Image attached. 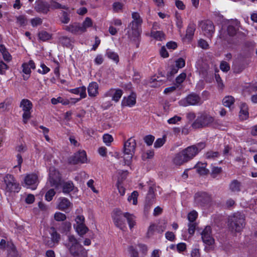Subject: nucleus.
I'll return each mask as SVG.
<instances>
[{
    "instance_id": "obj_1",
    "label": "nucleus",
    "mask_w": 257,
    "mask_h": 257,
    "mask_svg": "<svg viewBox=\"0 0 257 257\" xmlns=\"http://www.w3.org/2000/svg\"><path fill=\"white\" fill-rule=\"evenodd\" d=\"M132 17L133 20L128 26L127 35L131 41L136 43V46L138 47L140 39L141 26L143 23V20L140 14L137 12H133Z\"/></svg>"
},
{
    "instance_id": "obj_2",
    "label": "nucleus",
    "mask_w": 257,
    "mask_h": 257,
    "mask_svg": "<svg viewBox=\"0 0 257 257\" xmlns=\"http://www.w3.org/2000/svg\"><path fill=\"white\" fill-rule=\"evenodd\" d=\"M65 246L74 257H87V250L73 235H68Z\"/></svg>"
},
{
    "instance_id": "obj_3",
    "label": "nucleus",
    "mask_w": 257,
    "mask_h": 257,
    "mask_svg": "<svg viewBox=\"0 0 257 257\" xmlns=\"http://www.w3.org/2000/svg\"><path fill=\"white\" fill-rule=\"evenodd\" d=\"M244 225V216L243 214L236 212L229 216L228 226L231 231L240 232Z\"/></svg>"
},
{
    "instance_id": "obj_4",
    "label": "nucleus",
    "mask_w": 257,
    "mask_h": 257,
    "mask_svg": "<svg viewBox=\"0 0 257 257\" xmlns=\"http://www.w3.org/2000/svg\"><path fill=\"white\" fill-rule=\"evenodd\" d=\"M1 187L6 192H19L20 189L19 183H18L14 177L11 174H5L3 176Z\"/></svg>"
},
{
    "instance_id": "obj_5",
    "label": "nucleus",
    "mask_w": 257,
    "mask_h": 257,
    "mask_svg": "<svg viewBox=\"0 0 257 257\" xmlns=\"http://www.w3.org/2000/svg\"><path fill=\"white\" fill-rule=\"evenodd\" d=\"M136 141L133 138L128 139L123 145V160L126 165H129L135 154L136 148Z\"/></svg>"
},
{
    "instance_id": "obj_6",
    "label": "nucleus",
    "mask_w": 257,
    "mask_h": 257,
    "mask_svg": "<svg viewBox=\"0 0 257 257\" xmlns=\"http://www.w3.org/2000/svg\"><path fill=\"white\" fill-rule=\"evenodd\" d=\"M216 122L214 117L206 112L199 114L193 123L195 128L204 127L213 125Z\"/></svg>"
},
{
    "instance_id": "obj_7",
    "label": "nucleus",
    "mask_w": 257,
    "mask_h": 257,
    "mask_svg": "<svg viewBox=\"0 0 257 257\" xmlns=\"http://www.w3.org/2000/svg\"><path fill=\"white\" fill-rule=\"evenodd\" d=\"M20 107L23 111L22 115L23 122L24 123H27L31 117L33 103L28 99H23L20 102Z\"/></svg>"
},
{
    "instance_id": "obj_8",
    "label": "nucleus",
    "mask_w": 257,
    "mask_h": 257,
    "mask_svg": "<svg viewBox=\"0 0 257 257\" xmlns=\"http://www.w3.org/2000/svg\"><path fill=\"white\" fill-rule=\"evenodd\" d=\"M205 147V144L204 143H200L186 148L182 152L189 161L194 158Z\"/></svg>"
},
{
    "instance_id": "obj_9",
    "label": "nucleus",
    "mask_w": 257,
    "mask_h": 257,
    "mask_svg": "<svg viewBox=\"0 0 257 257\" xmlns=\"http://www.w3.org/2000/svg\"><path fill=\"white\" fill-rule=\"evenodd\" d=\"M201 238L203 242L206 245L205 250L209 251L213 248L214 239L211 235L210 226H206L201 233Z\"/></svg>"
},
{
    "instance_id": "obj_10",
    "label": "nucleus",
    "mask_w": 257,
    "mask_h": 257,
    "mask_svg": "<svg viewBox=\"0 0 257 257\" xmlns=\"http://www.w3.org/2000/svg\"><path fill=\"white\" fill-rule=\"evenodd\" d=\"M202 103L203 101L200 96L195 93H191L179 101L180 105L185 107L189 105H200Z\"/></svg>"
},
{
    "instance_id": "obj_11",
    "label": "nucleus",
    "mask_w": 257,
    "mask_h": 257,
    "mask_svg": "<svg viewBox=\"0 0 257 257\" xmlns=\"http://www.w3.org/2000/svg\"><path fill=\"white\" fill-rule=\"evenodd\" d=\"M27 150V145L24 142H19L15 147V151L17 153L16 157L18 164L14 168L18 167L20 171L21 170V164L23 163V158L21 155L25 153Z\"/></svg>"
},
{
    "instance_id": "obj_12",
    "label": "nucleus",
    "mask_w": 257,
    "mask_h": 257,
    "mask_svg": "<svg viewBox=\"0 0 257 257\" xmlns=\"http://www.w3.org/2000/svg\"><path fill=\"white\" fill-rule=\"evenodd\" d=\"M24 187L32 190H35L39 183L38 176L35 174H30L26 176L24 179Z\"/></svg>"
},
{
    "instance_id": "obj_13",
    "label": "nucleus",
    "mask_w": 257,
    "mask_h": 257,
    "mask_svg": "<svg viewBox=\"0 0 257 257\" xmlns=\"http://www.w3.org/2000/svg\"><path fill=\"white\" fill-rule=\"evenodd\" d=\"M112 218L116 227L122 230L126 228V223L124 219L125 218L124 213H122L119 210H116L113 212Z\"/></svg>"
},
{
    "instance_id": "obj_14",
    "label": "nucleus",
    "mask_w": 257,
    "mask_h": 257,
    "mask_svg": "<svg viewBox=\"0 0 257 257\" xmlns=\"http://www.w3.org/2000/svg\"><path fill=\"white\" fill-rule=\"evenodd\" d=\"M49 182L51 186L57 188L61 181V175L59 171L54 167H51L49 169Z\"/></svg>"
},
{
    "instance_id": "obj_15",
    "label": "nucleus",
    "mask_w": 257,
    "mask_h": 257,
    "mask_svg": "<svg viewBox=\"0 0 257 257\" xmlns=\"http://www.w3.org/2000/svg\"><path fill=\"white\" fill-rule=\"evenodd\" d=\"M69 162L72 164L87 163V159L86 152L84 150L79 151L69 158Z\"/></svg>"
},
{
    "instance_id": "obj_16",
    "label": "nucleus",
    "mask_w": 257,
    "mask_h": 257,
    "mask_svg": "<svg viewBox=\"0 0 257 257\" xmlns=\"http://www.w3.org/2000/svg\"><path fill=\"white\" fill-rule=\"evenodd\" d=\"M73 207V204L69 200L65 197H59L57 201L56 208L63 211L68 212Z\"/></svg>"
},
{
    "instance_id": "obj_17",
    "label": "nucleus",
    "mask_w": 257,
    "mask_h": 257,
    "mask_svg": "<svg viewBox=\"0 0 257 257\" xmlns=\"http://www.w3.org/2000/svg\"><path fill=\"white\" fill-rule=\"evenodd\" d=\"M199 26L204 34L208 37L211 36L214 32L215 29L213 24L209 20L201 22Z\"/></svg>"
},
{
    "instance_id": "obj_18",
    "label": "nucleus",
    "mask_w": 257,
    "mask_h": 257,
    "mask_svg": "<svg viewBox=\"0 0 257 257\" xmlns=\"http://www.w3.org/2000/svg\"><path fill=\"white\" fill-rule=\"evenodd\" d=\"M211 200L210 196L206 192H199L195 194L194 201L198 206H203Z\"/></svg>"
},
{
    "instance_id": "obj_19",
    "label": "nucleus",
    "mask_w": 257,
    "mask_h": 257,
    "mask_svg": "<svg viewBox=\"0 0 257 257\" xmlns=\"http://www.w3.org/2000/svg\"><path fill=\"white\" fill-rule=\"evenodd\" d=\"M136 103V94L132 92L127 97H124L121 101V105L123 106L133 107Z\"/></svg>"
},
{
    "instance_id": "obj_20",
    "label": "nucleus",
    "mask_w": 257,
    "mask_h": 257,
    "mask_svg": "<svg viewBox=\"0 0 257 257\" xmlns=\"http://www.w3.org/2000/svg\"><path fill=\"white\" fill-rule=\"evenodd\" d=\"M188 162L184 154L181 151L176 154L173 159V162L176 166H181Z\"/></svg>"
},
{
    "instance_id": "obj_21",
    "label": "nucleus",
    "mask_w": 257,
    "mask_h": 257,
    "mask_svg": "<svg viewBox=\"0 0 257 257\" xmlns=\"http://www.w3.org/2000/svg\"><path fill=\"white\" fill-rule=\"evenodd\" d=\"M123 94V92L120 89H110L108 92H107L104 96L106 97L107 96H112V100L117 102L121 98Z\"/></svg>"
},
{
    "instance_id": "obj_22",
    "label": "nucleus",
    "mask_w": 257,
    "mask_h": 257,
    "mask_svg": "<svg viewBox=\"0 0 257 257\" xmlns=\"http://www.w3.org/2000/svg\"><path fill=\"white\" fill-rule=\"evenodd\" d=\"M64 29L74 34H81L83 33L81 30V24L73 23L65 27Z\"/></svg>"
},
{
    "instance_id": "obj_23",
    "label": "nucleus",
    "mask_w": 257,
    "mask_h": 257,
    "mask_svg": "<svg viewBox=\"0 0 257 257\" xmlns=\"http://www.w3.org/2000/svg\"><path fill=\"white\" fill-rule=\"evenodd\" d=\"M99 86L97 82L90 83L87 87L88 95L90 97H95L98 94Z\"/></svg>"
},
{
    "instance_id": "obj_24",
    "label": "nucleus",
    "mask_w": 257,
    "mask_h": 257,
    "mask_svg": "<svg viewBox=\"0 0 257 257\" xmlns=\"http://www.w3.org/2000/svg\"><path fill=\"white\" fill-rule=\"evenodd\" d=\"M164 225L163 226H159L157 227H156L154 224L150 225L147 232L148 237H150L151 236H152L154 234V233L156 229H157L159 232H163L166 228V223L165 222L164 223Z\"/></svg>"
},
{
    "instance_id": "obj_25",
    "label": "nucleus",
    "mask_w": 257,
    "mask_h": 257,
    "mask_svg": "<svg viewBox=\"0 0 257 257\" xmlns=\"http://www.w3.org/2000/svg\"><path fill=\"white\" fill-rule=\"evenodd\" d=\"M195 29L196 25L195 24H189L186 30L185 39H187L188 41H190L193 38Z\"/></svg>"
},
{
    "instance_id": "obj_26",
    "label": "nucleus",
    "mask_w": 257,
    "mask_h": 257,
    "mask_svg": "<svg viewBox=\"0 0 257 257\" xmlns=\"http://www.w3.org/2000/svg\"><path fill=\"white\" fill-rule=\"evenodd\" d=\"M248 117V107L245 103H242L240 106L239 118L241 120H246Z\"/></svg>"
},
{
    "instance_id": "obj_27",
    "label": "nucleus",
    "mask_w": 257,
    "mask_h": 257,
    "mask_svg": "<svg viewBox=\"0 0 257 257\" xmlns=\"http://www.w3.org/2000/svg\"><path fill=\"white\" fill-rule=\"evenodd\" d=\"M124 218L126 219L129 227L132 229L136 224V216L128 212L124 213Z\"/></svg>"
},
{
    "instance_id": "obj_28",
    "label": "nucleus",
    "mask_w": 257,
    "mask_h": 257,
    "mask_svg": "<svg viewBox=\"0 0 257 257\" xmlns=\"http://www.w3.org/2000/svg\"><path fill=\"white\" fill-rule=\"evenodd\" d=\"M207 164L204 163H198L194 167L197 172L201 175H206L208 173L209 170L206 169Z\"/></svg>"
},
{
    "instance_id": "obj_29",
    "label": "nucleus",
    "mask_w": 257,
    "mask_h": 257,
    "mask_svg": "<svg viewBox=\"0 0 257 257\" xmlns=\"http://www.w3.org/2000/svg\"><path fill=\"white\" fill-rule=\"evenodd\" d=\"M23 72L26 75H30L31 73V69H34L35 68V65L34 62L30 60L28 63H25L22 65Z\"/></svg>"
},
{
    "instance_id": "obj_30",
    "label": "nucleus",
    "mask_w": 257,
    "mask_h": 257,
    "mask_svg": "<svg viewBox=\"0 0 257 257\" xmlns=\"http://www.w3.org/2000/svg\"><path fill=\"white\" fill-rule=\"evenodd\" d=\"M86 87L81 86L74 89H71L69 91L75 94H79L81 98H85L86 97Z\"/></svg>"
},
{
    "instance_id": "obj_31",
    "label": "nucleus",
    "mask_w": 257,
    "mask_h": 257,
    "mask_svg": "<svg viewBox=\"0 0 257 257\" xmlns=\"http://www.w3.org/2000/svg\"><path fill=\"white\" fill-rule=\"evenodd\" d=\"M73 226L76 232L80 236L84 235L88 230V228L86 226L85 224L81 225H74Z\"/></svg>"
},
{
    "instance_id": "obj_32",
    "label": "nucleus",
    "mask_w": 257,
    "mask_h": 257,
    "mask_svg": "<svg viewBox=\"0 0 257 257\" xmlns=\"http://www.w3.org/2000/svg\"><path fill=\"white\" fill-rule=\"evenodd\" d=\"M73 183L71 181L65 182L62 185V191L64 194H68L75 190Z\"/></svg>"
},
{
    "instance_id": "obj_33",
    "label": "nucleus",
    "mask_w": 257,
    "mask_h": 257,
    "mask_svg": "<svg viewBox=\"0 0 257 257\" xmlns=\"http://www.w3.org/2000/svg\"><path fill=\"white\" fill-rule=\"evenodd\" d=\"M93 26V22L92 20L89 18L86 17L85 20L81 24V30L83 33L86 32L87 29L92 27Z\"/></svg>"
},
{
    "instance_id": "obj_34",
    "label": "nucleus",
    "mask_w": 257,
    "mask_h": 257,
    "mask_svg": "<svg viewBox=\"0 0 257 257\" xmlns=\"http://www.w3.org/2000/svg\"><path fill=\"white\" fill-rule=\"evenodd\" d=\"M185 61L183 58H179L176 61V66L177 68H174L171 71V74H175L177 72L179 68H182L185 66Z\"/></svg>"
},
{
    "instance_id": "obj_35",
    "label": "nucleus",
    "mask_w": 257,
    "mask_h": 257,
    "mask_svg": "<svg viewBox=\"0 0 257 257\" xmlns=\"http://www.w3.org/2000/svg\"><path fill=\"white\" fill-rule=\"evenodd\" d=\"M106 55L107 57L112 60L114 62L117 63L119 61V57L117 54L111 50L107 49L106 52Z\"/></svg>"
},
{
    "instance_id": "obj_36",
    "label": "nucleus",
    "mask_w": 257,
    "mask_h": 257,
    "mask_svg": "<svg viewBox=\"0 0 257 257\" xmlns=\"http://www.w3.org/2000/svg\"><path fill=\"white\" fill-rule=\"evenodd\" d=\"M151 36L158 41H162L165 39V35L162 31H152L151 33Z\"/></svg>"
},
{
    "instance_id": "obj_37",
    "label": "nucleus",
    "mask_w": 257,
    "mask_h": 257,
    "mask_svg": "<svg viewBox=\"0 0 257 257\" xmlns=\"http://www.w3.org/2000/svg\"><path fill=\"white\" fill-rule=\"evenodd\" d=\"M234 102V98L231 96H226L222 100L223 104L230 107Z\"/></svg>"
},
{
    "instance_id": "obj_38",
    "label": "nucleus",
    "mask_w": 257,
    "mask_h": 257,
    "mask_svg": "<svg viewBox=\"0 0 257 257\" xmlns=\"http://www.w3.org/2000/svg\"><path fill=\"white\" fill-rule=\"evenodd\" d=\"M51 239L54 243H58L60 239V235L57 232L54 227L51 228Z\"/></svg>"
},
{
    "instance_id": "obj_39",
    "label": "nucleus",
    "mask_w": 257,
    "mask_h": 257,
    "mask_svg": "<svg viewBox=\"0 0 257 257\" xmlns=\"http://www.w3.org/2000/svg\"><path fill=\"white\" fill-rule=\"evenodd\" d=\"M138 192L134 191L132 193L131 195L128 197V201L130 203H132L133 205H137L138 203Z\"/></svg>"
},
{
    "instance_id": "obj_40",
    "label": "nucleus",
    "mask_w": 257,
    "mask_h": 257,
    "mask_svg": "<svg viewBox=\"0 0 257 257\" xmlns=\"http://www.w3.org/2000/svg\"><path fill=\"white\" fill-rule=\"evenodd\" d=\"M51 103L53 104H57L58 103H61L63 105H68L69 104V101L68 99H64L61 97H58L57 98H52Z\"/></svg>"
},
{
    "instance_id": "obj_41",
    "label": "nucleus",
    "mask_w": 257,
    "mask_h": 257,
    "mask_svg": "<svg viewBox=\"0 0 257 257\" xmlns=\"http://www.w3.org/2000/svg\"><path fill=\"white\" fill-rule=\"evenodd\" d=\"M16 18V23L19 25L20 26H26L27 23V20L26 17L24 15H20L17 16Z\"/></svg>"
},
{
    "instance_id": "obj_42",
    "label": "nucleus",
    "mask_w": 257,
    "mask_h": 257,
    "mask_svg": "<svg viewBox=\"0 0 257 257\" xmlns=\"http://www.w3.org/2000/svg\"><path fill=\"white\" fill-rule=\"evenodd\" d=\"M229 188L232 192H238L240 191V183L236 180H233L230 183Z\"/></svg>"
},
{
    "instance_id": "obj_43",
    "label": "nucleus",
    "mask_w": 257,
    "mask_h": 257,
    "mask_svg": "<svg viewBox=\"0 0 257 257\" xmlns=\"http://www.w3.org/2000/svg\"><path fill=\"white\" fill-rule=\"evenodd\" d=\"M36 9L39 12L46 13L49 11V7L47 4L42 2L37 5Z\"/></svg>"
},
{
    "instance_id": "obj_44",
    "label": "nucleus",
    "mask_w": 257,
    "mask_h": 257,
    "mask_svg": "<svg viewBox=\"0 0 257 257\" xmlns=\"http://www.w3.org/2000/svg\"><path fill=\"white\" fill-rule=\"evenodd\" d=\"M38 37L39 39L43 41L49 40L51 38V34L45 31L40 32L38 34Z\"/></svg>"
},
{
    "instance_id": "obj_45",
    "label": "nucleus",
    "mask_w": 257,
    "mask_h": 257,
    "mask_svg": "<svg viewBox=\"0 0 257 257\" xmlns=\"http://www.w3.org/2000/svg\"><path fill=\"white\" fill-rule=\"evenodd\" d=\"M218 156V152L212 151L207 152L205 155V157L206 159L210 160L214 159L215 158H217Z\"/></svg>"
},
{
    "instance_id": "obj_46",
    "label": "nucleus",
    "mask_w": 257,
    "mask_h": 257,
    "mask_svg": "<svg viewBox=\"0 0 257 257\" xmlns=\"http://www.w3.org/2000/svg\"><path fill=\"white\" fill-rule=\"evenodd\" d=\"M154 156V152L153 150H148L142 154V158L143 160H146L153 158Z\"/></svg>"
},
{
    "instance_id": "obj_47",
    "label": "nucleus",
    "mask_w": 257,
    "mask_h": 257,
    "mask_svg": "<svg viewBox=\"0 0 257 257\" xmlns=\"http://www.w3.org/2000/svg\"><path fill=\"white\" fill-rule=\"evenodd\" d=\"M113 139L111 135L105 134L103 136V141L105 145L107 146H109L113 141Z\"/></svg>"
},
{
    "instance_id": "obj_48",
    "label": "nucleus",
    "mask_w": 257,
    "mask_h": 257,
    "mask_svg": "<svg viewBox=\"0 0 257 257\" xmlns=\"http://www.w3.org/2000/svg\"><path fill=\"white\" fill-rule=\"evenodd\" d=\"M163 82L161 80H157L156 78H151L150 81V86L152 87H158L163 85Z\"/></svg>"
},
{
    "instance_id": "obj_49",
    "label": "nucleus",
    "mask_w": 257,
    "mask_h": 257,
    "mask_svg": "<svg viewBox=\"0 0 257 257\" xmlns=\"http://www.w3.org/2000/svg\"><path fill=\"white\" fill-rule=\"evenodd\" d=\"M131 257H139L137 249L133 245H130L127 248Z\"/></svg>"
},
{
    "instance_id": "obj_50",
    "label": "nucleus",
    "mask_w": 257,
    "mask_h": 257,
    "mask_svg": "<svg viewBox=\"0 0 257 257\" xmlns=\"http://www.w3.org/2000/svg\"><path fill=\"white\" fill-rule=\"evenodd\" d=\"M56 194V192L53 189H49L45 194V199L48 201H50L52 200L53 197Z\"/></svg>"
},
{
    "instance_id": "obj_51",
    "label": "nucleus",
    "mask_w": 257,
    "mask_h": 257,
    "mask_svg": "<svg viewBox=\"0 0 257 257\" xmlns=\"http://www.w3.org/2000/svg\"><path fill=\"white\" fill-rule=\"evenodd\" d=\"M66 218V215L63 213L56 212L54 214V219L57 221H64Z\"/></svg>"
},
{
    "instance_id": "obj_52",
    "label": "nucleus",
    "mask_w": 257,
    "mask_h": 257,
    "mask_svg": "<svg viewBox=\"0 0 257 257\" xmlns=\"http://www.w3.org/2000/svg\"><path fill=\"white\" fill-rule=\"evenodd\" d=\"M166 139L165 137L158 139L154 143V147L159 148L161 147L165 143Z\"/></svg>"
},
{
    "instance_id": "obj_53",
    "label": "nucleus",
    "mask_w": 257,
    "mask_h": 257,
    "mask_svg": "<svg viewBox=\"0 0 257 257\" xmlns=\"http://www.w3.org/2000/svg\"><path fill=\"white\" fill-rule=\"evenodd\" d=\"M222 169L220 167L212 166L211 168V176L215 178L221 172Z\"/></svg>"
},
{
    "instance_id": "obj_54",
    "label": "nucleus",
    "mask_w": 257,
    "mask_h": 257,
    "mask_svg": "<svg viewBox=\"0 0 257 257\" xmlns=\"http://www.w3.org/2000/svg\"><path fill=\"white\" fill-rule=\"evenodd\" d=\"M186 77V74L185 73H181L176 79V85H178V87L179 86V85L181 84L185 79Z\"/></svg>"
},
{
    "instance_id": "obj_55",
    "label": "nucleus",
    "mask_w": 257,
    "mask_h": 257,
    "mask_svg": "<svg viewBox=\"0 0 257 257\" xmlns=\"http://www.w3.org/2000/svg\"><path fill=\"white\" fill-rule=\"evenodd\" d=\"M198 216L197 212L193 210L191 211L188 215V219L190 222H194Z\"/></svg>"
},
{
    "instance_id": "obj_56",
    "label": "nucleus",
    "mask_w": 257,
    "mask_h": 257,
    "mask_svg": "<svg viewBox=\"0 0 257 257\" xmlns=\"http://www.w3.org/2000/svg\"><path fill=\"white\" fill-rule=\"evenodd\" d=\"M9 69V66L3 61H0V74L4 75Z\"/></svg>"
},
{
    "instance_id": "obj_57",
    "label": "nucleus",
    "mask_w": 257,
    "mask_h": 257,
    "mask_svg": "<svg viewBox=\"0 0 257 257\" xmlns=\"http://www.w3.org/2000/svg\"><path fill=\"white\" fill-rule=\"evenodd\" d=\"M198 44L199 47L204 49H207L209 48V44L207 42L202 39L198 40Z\"/></svg>"
},
{
    "instance_id": "obj_58",
    "label": "nucleus",
    "mask_w": 257,
    "mask_h": 257,
    "mask_svg": "<svg viewBox=\"0 0 257 257\" xmlns=\"http://www.w3.org/2000/svg\"><path fill=\"white\" fill-rule=\"evenodd\" d=\"M154 140L155 137L152 135H148L144 138V141L148 146H151Z\"/></svg>"
},
{
    "instance_id": "obj_59",
    "label": "nucleus",
    "mask_w": 257,
    "mask_h": 257,
    "mask_svg": "<svg viewBox=\"0 0 257 257\" xmlns=\"http://www.w3.org/2000/svg\"><path fill=\"white\" fill-rule=\"evenodd\" d=\"M50 70V69L43 63L41 64L40 69H39L38 71L39 73L45 74L49 72Z\"/></svg>"
},
{
    "instance_id": "obj_60",
    "label": "nucleus",
    "mask_w": 257,
    "mask_h": 257,
    "mask_svg": "<svg viewBox=\"0 0 257 257\" xmlns=\"http://www.w3.org/2000/svg\"><path fill=\"white\" fill-rule=\"evenodd\" d=\"M50 7L52 9H66V7L65 6H62L61 4L58 3L55 1H52L50 4Z\"/></svg>"
},
{
    "instance_id": "obj_61",
    "label": "nucleus",
    "mask_w": 257,
    "mask_h": 257,
    "mask_svg": "<svg viewBox=\"0 0 257 257\" xmlns=\"http://www.w3.org/2000/svg\"><path fill=\"white\" fill-rule=\"evenodd\" d=\"M182 118L180 116L175 115L170 119L167 121L169 124H176L178 121L181 120Z\"/></svg>"
},
{
    "instance_id": "obj_62",
    "label": "nucleus",
    "mask_w": 257,
    "mask_h": 257,
    "mask_svg": "<svg viewBox=\"0 0 257 257\" xmlns=\"http://www.w3.org/2000/svg\"><path fill=\"white\" fill-rule=\"evenodd\" d=\"M220 68L223 72H227L230 69V66L226 62L222 61L220 63Z\"/></svg>"
},
{
    "instance_id": "obj_63",
    "label": "nucleus",
    "mask_w": 257,
    "mask_h": 257,
    "mask_svg": "<svg viewBox=\"0 0 257 257\" xmlns=\"http://www.w3.org/2000/svg\"><path fill=\"white\" fill-rule=\"evenodd\" d=\"M196 227V224L194 222H190L188 224V232L189 233L192 235L194 232Z\"/></svg>"
},
{
    "instance_id": "obj_64",
    "label": "nucleus",
    "mask_w": 257,
    "mask_h": 257,
    "mask_svg": "<svg viewBox=\"0 0 257 257\" xmlns=\"http://www.w3.org/2000/svg\"><path fill=\"white\" fill-rule=\"evenodd\" d=\"M42 21L40 18H35L31 20V24L33 27H37L40 25Z\"/></svg>"
}]
</instances>
